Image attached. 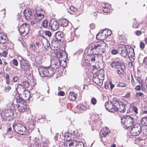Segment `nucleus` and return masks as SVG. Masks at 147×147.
Returning <instances> with one entry per match:
<instances>
[{
	"mask_svg": "<svg viewBox=\"0 0 147 147\" xmlns=\"http://www.w3.org/2000/svg\"><path fill=\"white\" fill-rule=\"evenodd\" d=\"M105 106L107 110L111 112L119 111L124 113L125 110V104L122 102H119L116 100L106 102Z\"/></svg>",
	"mask_w": 147,
	"mask_h": 147,
	"instance_id": "nucleus-1",
	"label": "nucleus"
},
{
	"mask_svg": "<svg viewBox=\"0 0 147 147\" xmlns=\"http://www.w3.org/2000/svg\"><path fill=\"white\" fill-rule=\"evenodd\" d=\"M121 122L123 128L128 129H130L134 123L133 119L127 115H124L121 118Z\"/></svg>",
	"mask_w": 147,
	"mask_h": 147,
	"instance_id": "nucleus-2",
	"label": "nucleus"
},
{
	"mask_svg": "<svg viewBox=\"0 0 147 147\" xmlns=\"http://www.w3.org/2000/svg\"><path fill=\"white\" fill-rule=\"evenodd\" d=\"M62 36V35L61 34V32H58L56 34L55 37L51 39V49L54 50H57L59 45V42L61 41Z\"/></svg>",
	"mask_w": 147,
	"mask_h": 147,
	"instance_id": "nucleus-3",
	"label": "nucleus"
},
{
	"mask_svg": "<svg viewBox=\"0 0 147 147\" xmlns=\"http://www.w3.org/2000/svg\"><path fill=\"white\" fill-rule=\"evenodd\" d=\"M13 127L14 131L19 134L23 135L26 134V128L21 123L14 124Z\"/></svg>",
	"mask_w": 147,
	"mask_h": 147,
	"instance_id": "nucleus-4",
	"label": "nucleus"
},
{
	"mask_svg": "<svg viewBox=\"0 0 147 147\" xmlns=\"http://www.w3.org/2000/svg\"><path fill=\"white\" fill-rule=\"evenodd\" d=\"M105 49H102L99 47V46L97 47L95 46V44L92 45L91 47H89L88 50V51H92V54H102L103 53Z\"/></svg>",
	"mask_w": 147,
	"mask_h": 147,
	"instance_id": "nucleus-5",
	"label": "nucleus"
},
{
	"mask_svg": "<svg viewBox=\"0 0 147 147\" xmlns=\"http://www.w3.org/2000/svg\"><path fill=\"white\" fill-rule=\"evenodd\" d=\"M130 133L133 136H137L139 135L142 130L141 125L139 123L134 125L131 129Z\"/></svg>",
	"mask_w": 147,
	"mask_h": 147,
	"instance_id": "nucleus-6",
	"label": "nucleus"
},
{
	"mask_svg": "<svg viewBox=\"0 0 147 147\" xmlns=\"http://www.w3.org/2000/svg\"><path fill=\"white\" fill-rule=\"evenodd\" d=\"M44 15L40 13H36L31 19L30 22L32 25H36L37 23L39 22L44 18Z\"/></svg>",
	"mask_w": 147,
	"mask_h": 147,
	"instance_id": "nucleus-7",
	"label": "nucleus"
},
{
	"mask_svg": "<svg viewBox=\"0 0 147 147\" xmlns=\"http://www.w3.org/2000/svg\"><path fill=\"white\" fill-rule=\"evenodd\" d=\"M29 31V25L26 23H24L21 25L19 28V32L23 36H26Z\"/></svg>",
	"mask_w": 147,
	"mask_h": 147,
	"instance_id": "nucleus-8",
	"label": "nucleus"
},
{
	"mask_svg": "<svg viewBox=\"0 0 147 147\" xmlns=\"http://www.w3.org/2000/svg\"><path fill=\"white\" fill-rule=\"evenodd\" d=\"M65 145L66 147H84V143L82 142H78L76 141L74 142L67 141Z\"/></svg>",
	"mask_w": 147,
	"mask_h": 147,
	"instance_id": "nucleus-9",
	"label": "nucleus"
},
{
	"mask_svg": "<svg viewBox=\"0 0 147 147\" xmlns=\"http://www.w3.org/2000/svg\"><path fill=\"white\" fill-rule=\"evenodd\" d=\"M49 26L53 30H55L58 28L59 24L54 19H52L49 22Z\"/></svg>",
	"mask_w": 147,
	"mask_h": 147,
	"instance_id": "nucleus-10",
	"label": "nucleus"
},
{
	"mask_svg": "<svg viewBox=\"0 0 147 147\" xmlns=\"http://www.w3.org/2000/svg\"><path fill=\"white\" fill-rule=\"evenodd\" d=\"M124 64L123 63L120 62L117 60H114L111 62L110 65L112 68L119 69V67H121L122 65Z\"/></svg>",
	"mask_w": 147,
	"mask_h": 147,
	"instance_id": "nucleus-11",
	"label": "nucleus"
},
{
	"mask_svg": "<svg viewBox=\"0 0 147 147\" xmlns=\"http://www.w3.org/2000/svg\"><path fill=\"white\" fill-rule=\"evenodd\" d=\"M118 50V52L123 57H125L127 56V48L125 46H123L121 47H119Z\"/></svg>",
	"mask_w": 147,
	"mask_h": 147,
	"instance_id": "nucleus-12",
	"label": "nucleus"
},
{
	"mask_svg": "<svg viewBox=\"0 0 147 147\" xmlns=\"http://www.w3.org/2000/svg\"><path fill=\"white\" fill-rule=\"evenodd\" d=\"M39 74L40 76L42 77L48 76L47 68L40 67L38 69Z\"/></svg>",
	"mask_w": 147,
	"mask_h": 147,
	"instance_id": "nucleus-13",
	"label": "nucleus"
},
{
	"mask_svg": "<svg viewBox=\"0 0 147 147\" xmlns=\"http://www.w3.org/2000/svg\"><path fill=\"white\" fill-rule=\"evenodd\" d=\"M110 132L108 127H106L102 129L100 132V136L101 137H105L108 135Z\"/></svg>",
	"mask_w": 147,
	"mask_h": 147,
	"instance_id": "nucleus-14",
	"label": "nucleus"
},
{
	"mask_svg": "<svg viewBox=\"0 0 147 147\" xmlns=\"http://www.w3.org/2000/svg\"><path fill=\"white\" fill-rule=\"evenodd\" d=\"M1 114L4 115L5 117H8L12 116L13 115V111L11 110L7 109L3 110Z\"/></svg>",
	"mask_w": 147,
	"mask_h": 147,
	"instance_id": "nucleus-15",
	"label": "nucleus"
},
{
	"mask_svg": "<svg viewBox=\"0 0 147 147\" xmlns=\"http://www.w3.org/2000/svg\"><path fill=\"white\" fill-rule=\"evenodd\" d=\"M32 13L30 9H26L24 10V14L26 18L28 20L29 18L30 19V21L31 19H32L33 16L32 15Z\"/></svg>",
	"mask_w": 147,
	"mask_h": 147,
	"instance_id": "nucleus-16",
	"label": "nucleus"
},
{
	"mask_svg": "<svg viewBox=\"0 0 147 147\" xmlns=\"http://www.w3.org/2000/svg\"><path fill=\"white\" fill-rule=\"evenodd\" d=\"M62 52H63V51L59 50H57L54 52V53L55 55L57 56L58 60V62H57L56 63L57 64V65H61V62L60 61L59 59H58L61 58L62 57Z\"/></svg>",
	"mask_w": 147,
	"mask_h": 147,
	"instance_id": "nucleus-17",
	"label": "nucleus"
},
{
	"mask_svg": "<svg viewBox=\"0 0 147 147\" xmlns=\"http://www.w3.org/2000/svg\"><path fill=\"white\" fill-rule=\"evenodd\" d=\"M17 108L18 110L20 112H24L28 108V106L26 105L20 103L19 105L17 106Z\"/></svg>",
	"mask_w": 147,
	"mask_h": 147,
	"instance_id": "nucleus-18",
	"label": "nucleus"
},
{
	"mask_svg": "<svg viewBox=\"0 0 147 147\" xmlns=\"http://www.w3.org/2000/svg\"><path fill=\"white\" fill-rule=\"evenodd\" d=\"M104 31H103L102 32H99L97 34L96 36V38L98 40H103L107 37L106 35V34H104Z\"/></svg>",
	"mask_w": 147,
	"mask_h": 147,
	"instance_id": "nucleus-19",
	"label": "nucleus"
},
{
	"mask_svg": "<svg viewBox=\"0 0 147 147\" xmlns=\"http://www.w3.org/2000/svg\"><path fill=\"white\" fill-rule=\"evenodd\" d=\"M97 46H99L100 48L103 49H105V48L107 47L106 43L103 41L95 43V46L97 47Z\"/></svg>",
	"mask_w": 147,
	"mask_h": 147,
	"instance_id": "nucleus-20",
	"label": "nucleus"
},
{
	"mask_svg": "<svg viewBox=\"0 0 147 147\" xmlns=\"http://www.w3.org/2000/svg\"><path fill=\"white\" fill-rule=\"evenodd\" d=\"M7 41V37L3 33L0 32V43L4 44Z\"/></svg>",
	"mask_w": 147,
	"mask_h": 147,
	"instance_id": "nucleus-21",
	"label": "nucleus"
},
{
	"mask_svg": "<svg viewBox=\"0 0 147 147\" xmlns=\"http://www.w3.org/2000/svg\"><path fill=\"white\" fill-rule=\"evenodd\" d=\"M127 55L129 57H132L134 56V50L131 48L130 47L127 46Z\"/></svg>",
	"mask_w": 147,
	"mask_h": 147,
	"instance_id": "nucleus-22",
	"label": "nucleus"
},
{
	"mask_svg": "<svg viewBox=\"0 0 147 147\" xmlns=\"http://www.w3.org/2000/svg\"><path fill=\"white\" fill-rule=\"evenodd\" d=\"M38 140L37 139H35L34 141L30 142L29 145L28 147H38Z\"/></svg>",
	"mask_w": 147,
	"mask_h": 147,
	"instance_id": "nucleus-23",
	"label": "nucleus"
},
{
	"mask_svg": "<svg viewBox=\"0 0 147 147\" xmlns=\"http://www.w3.org/2000/svg\"><path fill=\"white\" fill-rule=\"evenodd\" d=\"M76 94L74 92H70L68 96L69 99L71 100H74L76 98Z\"/></svg>",
	"mask_w": 147,
	"mask_h": 147,
	"instance_id": "nucleus-24",
	"label": "nucleus"
},
{
	"mask_svg": "<svg viewBox=\"0 0 147 147\" xmlns=\"http://www.w3.org/2000/svg\"><path fill=\"white\" fill-rule=\"evenodd\" d=\"M48 76L51 77L53 75L55 71L54 69L51 67H48L47 68Z\"/></svg>",
	"mask_w": 147,
	"mask_h": 147,
	"instance_id": "nucleus-25",
	"label": "nucleus"
},
{
	"mask_svg": "<svg viewBox=\"0 0 147 147\" xmlns=\"http://www.w3.org/2000/svg\"><path fill=\"white\" fill-rule=\"evenodd\" d=\"M78 108L82 110L85 111L88 109L90 108L89 106L86 105H84L81 104H79L77 106Z\"/></svg>",
	"mask_w": 147,
	"mask_h": 147,
	"instance_id": "nucleus-26",
	"label": "nucleus"
},
{
	"mask_svg": "<svg viewBox=\"0 0 147 147\" xmlns=\"http://www.w3.org/2000/svg\"><path fill=\"white\" fill-rule=\"evenodd\" d=\"M125 69V64L122 65L121 67H119V69H117V73L119 74H123V70Z\"/></svg>",
	"mask_w": 147,
	"mask_h": 147,
	"instance_id": "nucleus-27",
	"label": "nucleus"
},
{
	"mask_svg": "<svg viewBox=\"0 0 147 147\" xmlns=\"http://www.w3.org/2000/svg\"><path fill=\"white\" fill-rule=\"evenodd\" d=\"M61 22V25L63 27L67 26L68 24V21L65 19H62L60 20Z\"/></svg>",
	"mask_w": 147,
	"mask_h": 147,
	"instance_id": "nucleus-28",
	"label": "nucleus"
},
{
	"mask_svg": "<svg viewBox=\"0 0 147 147\" xmlns=\"http://www.w3.org/2000/svg\"><path fill=\"white\" fill-rule=\"evenodd\" d=\"M105 5H107V7L104 6L103 7V12L106 13H108L109 12L110 9L109 7H107V6L109 7L110 5L108 3H106L105 4Z\"/></svg>",
	"mask_w": 147,
	"mask_h": 147,
	"instance_id": "nucleus-29",
	"label": "nucleus"
},
{
	"mask_svg": "<svg viewBox=\"0 0 147 147\" xmlns=\"http://www.w3.org/2000/svg\"><path fill=\"white\" fill-rule=\"evenodd\" d=\"M140 122L142 125L147 126V117H143L140 120Z\"/></svg>",
	"mask_w": 147,
	"mask_h": 147,
	"instance_id": "nucleus-30",
	"label": "nucleus"
},
{
	"mask_svg": "<svg viewBox=\"0 0 147 147\" xmlns=\"http://www.w3.org/2000/svg\"><path fill=\"white\" fill-rule=\"evenodd\" d=\"M141 87L143 91H145L147 89V84L146 82H142Z\"/></svg>",
	"mask_w": 147,
	"mask_h": 147,
	"instance_id": "nucleus-31",
	"label": "nucleus"
},
{
	"mask_svg": "<svg viewBox=\"0 0 147 147\" xmlns=\"http://www.w3.org/2000/svg\"><path fill=\"white\" fill-rule=\"evenodd\" d=\"M49 24V23L48 21L46 19H45L43 21L42 24L43 27L46 28L48 26Z\"/></svg>",
	"mask_w": 147,
	"mask_h": 147,
	"instance_id": "nucleus-32",
	"label": "nucleus"
},
{
	"mask_svg": "<svg viewBox=\"0 0 147 147\" xmlns=\"http://www.w3.org/2000/svg\"><path fill=\"white\" fill-rule=\"evenodd\" d=\"M22 86L25 88H28L29 87L30 84L28 82H23L22 84Z\"/></svg>",
	"mask_w": 147,
	"mask_h": 147,
	"instance_id": "nucleus-33",
	"label": "nucleus"
},
{
	"mask_svg": "<svg viewBox=\"0 0 147 147\" xmlns=\"http://www.w3.org/2000/svg\"><path fill=\"white\" fill-rule=\"evenodd\" d=\"M90 102L92 105H95L96 104L97 100L95 98L93 97L91 98Z\"/></svg>",
	"mask_w": 147,
	"mask_h": 147,
	"instance_id": "nucleus-34",
	"label": "nucleus"
},
{
	"mask_svg": "<svg viewBox=\"0 0 147 147\" xmlns=\"http://www.w3.org/2000/svg\"><path fill=\"white\" fill-rule=\"evenodd\" d=\"M16 102L17 103H20L22 100V98H21L20 96H17L16 98Z\"/></svg>",
	"mask_w": 147,
	"mask_h": 147,
	"instance_id": "nucleus-35",
	"label": "nucleus"
},
{
	"mask_svg": "<svg viewBox=\"0 0 147 147\" xmlns=\"http://www.w3.org/2000/svg\"><path fill=\"white\" fill-rule=\"evenodd\" d=\"M69 9L71 11L73 12H75L77 10V8L72 5L69 7Z\"/></svg>",
	"mask_w": 147,
	"mask_h": 147,
	"instance_id": "nucleus-36",
	"label": "nucleus"
},
{
	"mask_svg": "<svg viewBox=\"0 0 147 147\" xmlns=\"http://www.w3.org/2000/svg\"><path fill=\"white\" fill-rule=\"evenodd\" d=\"M104 32L105 31L107 32V34H106V36L107 35L108 36H109L111 35L112 33L111 31L108 29H106L105 30H104Z\"/></svg>",
	"mask_w": 147,
	"mask_h": 147,
	"instance_id": "nucleus-37",
	"label": "nucleus"
},
{
	"mask_svg": "<svg viewBox=\"0 0 147 147\" xmlns=\"http://www.w3.org/2000/svg\"><path fill=\"white\" fill-rule=\"evenodd\" d=\"M126 84L123 83H119L117 85V86L119 87H124L126 86Z\"/></svg>",
	"mask_w": 147,
	"mask_h": 147,
	"instance_id": "nucleus-38",
	"label": "nucleus"
},
{
	"mask_svg": "<svg viewBox=\"0 0 147 147\" xmlns=\"http://www.w3.org/2000/svg\"><path fill=\"white\" fill-rule=\"evenodd\" d=\"M95 59L93 58L92 57L91 59H90L88 61L87 60L85 62L86 63L88 62H92L93 63H95Z\"/></svg>",
	"mask_w": 147,
	"mask_h": 147,
	"instance_id": "nucleus-39",
	"label": "nucleus"
},
{
	"mask_svg": "<svg viewBox=\"0 0 147 147\" xmlns=\"http://www.w3.org/2000/svg\"><path fill=\"white\" fill-rule=\"evenodd\" d=\"M30 49L32 51H34L36 48L34 44H32L30 45Z\"/></svg>",
	"mask_w": 147,
	"mask_h": 147,
	"instance_id": "nucleus-40",
	"label": "nucleus"
},
{
	"mask_svg": "<svg viewBox=\"0 0 147 147\" xmlns=\"http://www.w3.org/2000/svg\"><path fill=\"white\" fill-rule=\"evenodd\" d=\"M143 95V94L142 92H136L135 95L136 97H138L140 96H142Z\"/></svg>",
	"mask_w": 147,
	"mask_h": 147,
	"instance_id": "nucleus-41",
	"label": "nucleus"
},
{
	"mask_svg": "<svg viewBox=\"0 0 147 147\" xmlns=\"http://www.w3.org/2000/svg\"><path fill=\"white\" fill-rule=\"evenodd\" d=\"M13 65L16 66H17L18 65V62L16 59H13Z\"/></svg>",
	"mask_w": 147,
	"mask_h": 147,
	"instance_id": "nucleus-42",
	"label": "nucleus"
},
{
	"mask_svg": "<svg viewBox=\"0 0 147 147\" xmlns=\"http://www.w3.org/2000/svg\"><path fill=\"white\" fill-rule=\"evenodd\" d=\"M118 51L115 49H113L111 51V53L112 54L115 55L117 53Z\"/></svg>",
	"mask_w": 147,
	"mask_h": 147,
	"instance_id": "nucleus-43",
	"label": "nucleus"
},
{
	"mask_svg": "<svg viewBox=\"0 0 147 147\" xmlns=\"http://www.w3.org/2000/svg\"><path fill=\"white\" fill-rule=\"evenodd\" d=\"M45 34L46 35H47L49 37L51 36V33L50 31H46Z\"/></svg>",
	"mask_w": 147,
	"mask_h": 147,
	"instance_id": "nucleus-44",
	"label": "nucleus"
},
{
	"mask_svg": "<svg viewBox=\"0 0 147 147\" xmlns=\"http://www.w3.org/2000/svg\"><path fill=\"white\" fill-rule=\"evenodd\" d=\"M11 89V88L9 86H7L5 87V89L4 90V91L5 92H8L9 90Z\"/></svg>",
	"mask_w": 147,
	"mask_h": 147,
	"instance_id": "nucleus-45",
	"label": "nucleus"
},
{
	"mask_svg": "<svg viewBox=\"0 0 147 147\" xmlns=\"http://www.w3.org/2000/svg\"><path fill=\"white\" fill-rule=\"evenodd\" d=\"M133 110L134 112L136 114L138 113V109L136 107H134Z\"/></svg>",
	"mask_w": 147,
	"mask_h": 147,
	"instance_id": "nucleus-46",
	"label": "nucleus"
},
{
	"mask_svg": "<svg viewBox=\"0 0 147 147\" xmlns=\"http://www.w3.org/2000/svg\"><path fill=\"white\" fill-rule=\"evenodd\" d=\"M50 45V42L48 41H47L46 44L45 46V48L46 49L49 47Z\"/></svg>",
	"mask_w": 147,
	"mask_h": 147,
	"instance_id": "nucleus-47",
	"label": "nucleus"
},
{
	"mask_svg": "<svg viewBox=\"0 0 147 147\" xmlns=\"http://www.w3.org/2000/svg\"><path fill=\"white\" fill-rule=\"evenodd\" d=\"M7 52L5 51L4 50L3 51L2 53V55L4 57H6L7 55Z\"/></svg>",
	"mask_w": 147,
	"mask_h": 147,
	"instance_id": "nucleus-48",
	"label": "nucleus"
},
{
	"mask_svg": "<svg viewBox=\"0 0 147 147\" xmlns=\"http://www.w3.org/2000/svg\"><path fill=\"white\" fill-rule=\"evenodd\" d=\"M88 63L87 64V65L88 66H91L93 67L94 66V63H93L92 62H88L87 63Z\"/></svg>",
	"mask_w": 147,
	"mask_h": 147,
	"instance_id": "nucleus-49",
	"label": "nucleus"
},
{
	"mask_svg": "<svg viewBox=\"0 0 147 147\" xmlns=\"http://www.w3.org/2000/svg\"><path fill=\"white\" fill-rule=\"evenodd\" d=\"M144 43L142 42H140V47L141 49H143L144 47Z\"/></svg>",
	"mask_w": 147,
	"mask_h": 147,
	"instance_id": "nucleus-50",
	"label": "nucleus"
},
{
	"mask_svg": "<svg viewBox=\"0 0 147 147\" xmlns=\"http://www.w3.org/2000/svg\"><path fill=\"white\" fill-rule=\"evenodd\" d=\"M109 84L110 86V88L112 90L113 88L114 85L111 82H110Z\"/></svg>",
	"mask_w": 147,
	"mask_h": 147,
	"instance_id": "nucleus-51",
	"label": "nucleus"
},
{
	"mask_svg": "<svg viewBox=\"0 0 147 147\" xmlns=\"http://www.w3.org/2000/svg\"><path fill=\"white\" fill-rule=\"evenodd\" d=\"M65 93L62 91H61L58 93V95L60 96H63L64 95Z\"/></svg>",
	"mask_w": 147,
	"mask_h": 147,
	"instance_id": "nucleus-52",
	"label": "nucleus"
},
{
	"mask_svg": "<svg viewBox=\"0 0 147 147\" xmlns=\"http://www.w3.org/2000/svg\"><path fill=\"white\" fill-rule=\"evenodd\" d=\"M125 97L127 99H128L130 97V94L129 93H128L126 94V95L125 96Z\"/></svg>",
	"mask_w": 147,
	"mask_h": 147,
	"instance_id": "nucleus-53",
	"label": "nucleus"
},
{
	"mask_svg": "<svg viewBox=\"0 0 147 147\" xmlns=\"http://www.w3.org/2000/svg\"><path fill=\"white\" fill-rule=\"evenodd\" d=\"M131 83H132V84L133 85H134V84H135V81H134V80L133 79V77L132 75H131Z\"/></svg>",
	"mask_w": 147,
	"mask_h": 147,
	"instance_id": "nucleus-54",
	"label": "nucleus"
},
{
	"mask_svg": "<svg viewBox=\"0 0 147 147\" xmlns=\"http://www.w3.org/2000/svg\"><path fill=\"white\" fill-rule=\"evenodd\" d=\"M143 62L145 65L147 64V57H145L143 60Z\"/></svg>",
	"mask_w": 147,
	"mask_h": 147,
	"instance_id": "nucleus-55",
	"label": "nucleus"
},
{
	"mask_svg": "<svg viewBox=\"0 0 147 147\" xmlns=\"http://www.w3.org/2000/svg\"><path fill=\"white\" fill-rule=\"evenodd\" d=\"M90 27L91 29H93L94 28L95 26H94V24H90Z\"/></svg>",
	"mask_w": 147,
	"mask_h": 147,
	"instance_id": "nucleus-56",
	"label": "nucleus"
},
{
	"mask_svg": "<svg viewBox=\"0 0 147 147\" xmlns=\"http://www.w3.org/2000/svg\"><path fill=\"white\" fill-rule=\"evenodd\" d=\"M18 78L17 76H15L13 78V81L15 82H16L18 81Z\"/></svg>",
	"mask_w": 147,
	"mask_h": 147,
	"instance_id": "nucleus-57",
	"label": "nucleus"
},
{
	"mask_svg": "<svg viewBox=\"0 0 147 147\" xmlns=\"http://www.w3.org/2000/svg\"><path fill=\"white\" fill-rule=\"evenodd\" d=\"M105 88L106 89H107L109 88L108 82H106L105 84Z\"/></svg>",
	"mask_w": 147,
	"mask_h": 147,
	"instance_id": "nucleus-58",
	"label": "nucleus"
},
{
	"mask_svg": "<svg viewBox=\"0 0 147 147\" xmlns=\"http://www.w3.org/2000/svg\"><path fill=\"white\" fill-rule=\"evenodd\" d=\"M140 86L139 85H137L135 89L136 90H139L140 89Z\"/></svg>",
	"mask_w": 147,
	"mask_h": 147,
	"instance_id": "nucleus-59",
	"label": "nucleus"
},
{
	"mask_svg": "<svg viewBox=\"0 0 147 147\" xmlns=\"http://www.w3.org/2000/svg\"><path fill=\"white\" fill-rule=\"evenodd\" d=\"M136 34L138 36L140 35L141 34V32L140 31H136Z\"/></svg>",
	"mask_w": 147,
	"mask_h": 147,
	"instance_id": "nucleus-60",
	"label": "nucleus"
},
{
	"mask_svg": "<svg viewBox=\"0 0 147 147\" xmlns=\"http://www.w3.org/2000/svg\"><path fill=\"white\" fill-rule=\"evenodd\" d=\"M5 78L7 79H9V76L8 73H6L5 75Z\"/></svg>",
	"mask_w": 147,
	"mask_h": 147,
	"instance_id": "nucleus-61",
	"label": "nucleus"
},
{
	"mask_svg": "<svg viewBox=\"0 0 147 147\" xmlns=\"http://www.w3.org/2000/svg\"><path fill=\"white\" fill-rule=\"evenodd\" d=\"M38 36L41 37L43 38L44 39H45V38L44 36H43L42 34H41V33L39 34Z\"/></svg>",
	"mask_w": 147,
	"mask_h": 147,
	"instance_id": "nucleus-62",
	"label": "nucleus"
},
{
	"mask_svg": "<svg viewBox=\"0 0 147 147\" xmlns=\"http://www.w3.org/2000/svg\"><path fill=\"white\" fill-rule=\"evenodd\" d=\"M36 45L37 46L38 48H39L40 45V43L38 42H36Z\"/></svg>",
	"mask_w": 147,
	"mask_h": 147,
	"instance_id": "nucleus-63",
	"label": "nucleus"
},
{
	"mask_svg": "<svg viewBox=\"0 0 147 147\" xmlns=\"http://www.w3.org/2000/svg\"><path fill=\"white\" fill-rule=\"evenodd\" d=\"M116 145L114 143H113L112 144H111L110 145L111 147H116Z\"/></svg>",
	"mask_w": 147,
	"mask_h": 147,
	"instance_id": "nucleus-64",
	"label": "nucleus"
}]
</instances>
